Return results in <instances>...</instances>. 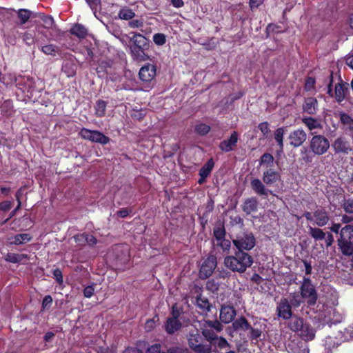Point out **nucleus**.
Instances as JSON below:
<instances>
[{
	"instance_id": "43",
	"label": "nucleus",
	"mask_w": 353,
	"mask_h": 353,
	"mask_svg": "<svg viewBox=\"0 0 353 353\" xmlns=\"http://www.w3.org/2000/svg\"><path fill=\"white\" fill-rule=\"evenodd\" d=\"M202 335L205 339L212 345L213 342L217 339V334L212 330L209 329L207 325H205V327L202 330Z\"/></svg>"
},
{
	"instance_id": "37",
	"label": "nucleus",
	"mask_w": 353,
	"mask_h": 353,
	"mask_svg": "<svg viewBox=\"0 0 353 353\" xmlns=\"http://www.w3.org/2000/svg\"><path fill=\"white\" fill-rule=\"evenodd\" d=\"M309 234L315 241H322L325 238L326 233L319 228L308 227Z\"/></svg>"
},
{
	"instance_id": "8",
	"label": "nucleus",
	"mask_w": 353,
	"mask_h": 353,
	"mask_svg": "<svg viewBox=\"0 0 353 353\" xmlns=\"http://www.w3.org/2000/svg\"><path fill=\"white\" fill-rule=\"evenodd\" d=\"M81 137L85 140H89L93 143L105 145L108 143L110 139L105 136L103 133L98 130H91L85 128H83L80 132Z\"/></svg>"
},
{
	"instance_id": "2",
	"label": "nucleus",
	"mask_w": 353,
	"mask_h": 353,
	"mask_svg": "<svg viewBox=\"0 0 353 353\" xmlns=\"http://www.w3.org/2000/svg\"><path fill=\"white\" fill-rule=\"evenodd\" d=\"M132 43L130 46L131 56L137 61H144L149 59L145 52L149 48L148 39L139 33H135L130 40Z\"/></svg>"
},
{
	"instance_id": "9",
	"label": "nucleus",
	"mask_w": 353,
	"mask_h": 353,
	"mask_svg": "<svg viewBox=\"0 0 353 353\" xmlns=\"http://www.w3.org/2000/svg\"><path fill=\"white\" fill-rule=\"evenodd\" d=\"M331 147L336 154H348L352 150L350 141L344 136H340L334 139Z\"/></svg>"
},
{
	"instance_id": "48",
	"label": "nucleus",
	"mask_w": 353,
	"mask_h": 353,
	"mask_svg": "<svg viewBox=\"0 0 353 353\" xmlns=\"http://www.w3.org/2000/svg\"><path fill=\"white\" fill-rule=\"evenodd\" d=\"M274 159V157L271 154L265 152L261 155L259 164L261 165H265L267 168H272L273 166Z\"/></svg>"
},
{
	"instance_id": "1",
	"label": "nucleus",
	"mask_w": 353,
	"mask_h": 353,
	"mask_svg": "<svg viewBox=\"0 0 353 353\" xmlns=\"http://www.w3.org/2000/svg\"><path fill=\"white\" fill-rule=\"evenodd\" d=\"M253 257L249 253L236 250L234 255H228L224 258L223 264L230 271L242 274L253 264Z\"/></svg>"
},
{
	"instance_id": "49",
	"label": "nucleus",
	"mask_w": 353,
	"mask_h": 353,
	"mask_svg": "<svg viewBox=\"0 0 353 353\" xmlns=\"http://www.w3.org/2000/svg\"><path fill=\"white\" fill-rule=\"evenodd\" d=\"M213 245L214 247L220 248L223 252H228L231 248V242L225 238L223 240L217 241L216 244L213 243Z\"/></svg>"
},
{
	"instance_id": "26",
	"label": "nucleus",
	"mask_w": 353,
	"mask_h": 353,
	"mask_svg": "<svg viewBox=\"0 0 353 353\" xmlns=\"http://www.w3.org/2000/svg\"><path fill=\"white\" fill-rule=\"evenodd\" d=\"M232 328L234 331L243 330L244 332L251 328V325L245 316H240L232 321Z\"/></svg>"
},
{
	"instance_id": "28",
	"label": "nucleus",
	"mask_w": 353,
	"mask_h": 353,
	"mask_svg": "<svg viewBox=\"0 0 353 353\" xmlns=\"http://www.w3.org/2000/svg\"><path fill=\"white\" fill-rule=\"evenodd\" d=\"M203 340L202 336L198 330H192L190 332L188 337V343L190 349L194 345L201 343Z\"/></svg>"
},
{
	"instance_id": "10",
	"label": "nucleus",
	"mask_w": 353,
	"mask_h": 353,
	"mask_svg": "<svg viewBox=\"0 0 353 353\" xmlns=\"http://www.w3.org/2000/svg\"><path fill=\"white\" fill-rule=\"evenodd\" d=\"M330 304H334V302L331 303L327 297L320 296L314 305H307V307L314 313L317 314L320 319H322L325 317V312L329 308Z\"/></svg>"
},
{
	"instance_id": "22",
	"label": "nucleus",
	"mask_w": 353,
	"mask_h": 353,
	"mask_svg": "<svg viewBox=\"0 0 353 353\" xmlns=\"http://www.w3.org/2000/svg\"><path fill=\"white\" fill-rule=\"evenodd\" d=\"M302 110L304 112L314 115L318 110V101L314 97L305 98L302 105Z\"/></svg>"
},
{
	"instance_id": "45",
	"label": "nucleus",
	"mask_w": 353,
	"mask_h": 353,
	"mask_svg": "<svg viewBox=\"0 0 353 353\" xmlns=\"http://www.w3.org/2000/svg\"><path fill=\"white\" fill-rule=\"evenodd\" d=\"M250 332L248 334V336L252 341H255L257 343L259 340H261V337L262 336V329L259 327H253L251 326L250 328Z\"/></svg>"
},
{
	"instance_id": "57",
	"label": "nucleus",
	"mask_w": 353,
	"mask_h": 353,
	"mask_svg": "<svg viewBox=\"0 0 353 353\" xmlns=\"http://www.w3.org/2000/svg\"><path fill=\"white\" fill-rule=\"evenodd\" d=\"M39 17L43 22L44 27L46 28H50L52 26L54 23V19L52 17L47 16L43 14H39Z\"/></svg>"
},
{
	"instance_id": "62",
	"label": "nucleus",
	"mask_w": 353,
	"mask_h": 353,
	"mask_svg": "<svg viewBox=\"0 0 353 353\" xmlns=\"http://www.w3.org/2000/svg\"><path fill=\"white\" fill-rule=\"evenodd\" d=\"M352 119H353L347 113L342 112L340 114V121L345 125H348V124L352 122Z\"/></svg>"
},
{
	"instance_id": "54",
	"label": "nucleus",
	"mask_w": 353,
	"mask_h": 353,
	"mask_svg": "<svg viewBox=\"0 0 353 353\" xmlns=\"http://www.w3.org/2000/svg\"><path fill=\"white\" fill-rule=\"evenodd\" d=\"M215 277L217 279H228L231 276V272L226 269H219L218 268L215 273Z\"/></svg>"
},
{
	"instance_id": "40",
	"label": "nucleus",
	"mask_w": 353,
	"mask_h": 353,
	"mask_svg": "<svg viewBox=\"0 0 353 353\" xmlns=\"http://www.w3.org/2000/svg\"><path fill=\"white\" fill-rule=\"evenodd\" d=\"M32 239V236L30 234L22 233L14 235L12 237V241L11 244L14 245H21L23 243L30 241Z\"/></svg>"
},
{
	"instance_id": "36",
	"label": "nucleus",
	"mask_w": 353,
	"mask_h": 353,
	"mask_svg": "<svg viewBox=\"0 0 353 353\" xmlns=\"http://www.w3.org/2000/svg\"><path fill=\"white\" fill-rule=\"evenodd\" d=\"M41 51L46 55L52 57L60 54L61 49L59 46L54 44H47L41 46Z\"/></svg>"
},
{
	"instance_id": "24",
	"label": "nucleus",
	"mask_w": 353,
	"mask_h": 353,
	"mask_svg": "<svg viewBox=\"0 0 353 353\" xmlns=\"http://www.w3.org/2000/svg\"><path fill=\"white\" fill-rule=\"evenodd\" d=\"M182 327V323L179 319H173L168 318L165 324L164 328L168 334H173L177 331L180 330Z\"/></svg>"
},
{
	"instance_id": "38",
	"label": "nucleus",
	"mask_w": 353,
	"mask_h": 353,
	"mask_svg": "<svg viewBox=\"0 0 353 353\" xmlns=\"http://www.w3.org/2000/svg\"><path fill=\"white\" fill-rule=\"evenodd\" d=\"M303 323L304 320L303 318L296 316H292L289 322L288 327L292 331L298 332L301 329V327H303Z\"/></svg>"
},
{
	"instance_id": "64",
	"label": "nucleus",
	"mask_w": 353,
	"mask_h": 353,
	"mask_svg": "<svg viewBox=\"0 0 353 353\" xmlns=\"http://www.w3.org/2000/svg\"><path fill=\"white\" fill-rule=\"evenodd\" d=\"M85 239L86 241V244H88L90 247L94 246L98 242V241L95 236H94L92 234H90L88 233H86V237Z\"/></svg>"
},
{
	"instance_id": "27",
	"label": "nucleus",
	"mask_w": 353,
	"mask_h": 353,
	"mask_svg": "<svg viewBox=\"0 0 353 353\" xmlns=\"http://www.w3.org/2000/svg\"><path fill=\"white\" fill-rule=\"evenodd\" d=\"M196 305L203 312H208L211 310V304L208 298L199 294L196 297Z\"/></svg>"
},
{
	"instance_id": "5",
	"label": "nucleus",
	"mask_w": 353,
	"mask_h": 353,
	"mask_svg": "<svg viewBox=\"0 0 353 353\" xmlns=\"http://www.w3.org/2000/svg\"><path fill=\"white\" fill-rule=\"evenodd\" d=\"M330 147L329 140L322 134L312 136L310 141L309 148L314 154L321 156L325 154Z\"/></svg>"
},
{
	"instance_id": "53",
	"label": "nucleus",
	"mask_w": 353,
	"mask_h": 353,
	"mask_svg": "<svg viewBox=\"0 0 353 353\" xmlns=\"http://www.w3.org/2000/svg\"><path fill=\"white\" fill-rule=\"evenodd\" d=\"M212 345H214L216 347L219 349H224L226 347H230V344L228 342V341L222 336H217V339L213 342Z\"/></svg>"
},
{
	"instance_id": "46",
	"label": "nucleus",
	"mask_w": 353,
	"mask_h": 353,
	"mask_svg": "<svg viewBox=\"0 0 353 353\" xmlns=\"http://www.w3.org/2000/svg\"><path fill=\"white\" fill-rule=\"evenodd\" d=\"M301 159L305 163H310L313 161V159L316 154L312 153L310 149L303 148L301 151Z\"/></svg>"
},
{
	"instance_id": "11",
	"label": "nucleus",
	"mask_w": 353,
	"mask_h": 353,
	"mask_svg": "<svg viewBox=\"0 0 353 353\" xmlns=\"http://www.w3.org/2000/svg\"><path fill=\"white\" fill-rule=\"evenodd\" d=\"M289 300L286 298H281L277 303L276 313L279 318L288 320L292 317L293 312Z\"/></svg>"
},
{
	"instance_id": "52",
	"label": "nucleus",
	"mask_w": 353,
	"mask_h": 353,
	"mask_svg": "<svg viewBox=\"0 0 353 353\" xmlns=\"http://www.w3.org/2000/svg\"><path fill=\"white\" fill-rule=\"evenodd\" d=\"M183 314V309L182 307H179L177 303H174L172 306L171 315L170 319H179L181 317V315Z\"/></svg>"
},
{
	"instance_id": "17",
	"label": "nucleus",
	"mask_w": 353,
	"mask_h": 353,
	"mask_svg": "<svg viewBox=\"0 0 353 353\" xmlns=\"http://www.w3.org/2000/svg\"><path fill=\"white\" fill-rule=\"evenodd\" d=\"M139 78L142 81L151 82L156 76V67L152 64H147L143 66L139 70Z\"/></svg>"
},
{
	"instance_id": "41",
	"label": "nucleus",
	"mask_w": 353,
	"mask_h": 353,
	"mask_svg": "<svg viewBox=\"0 0 353 353\" xmlns=\"http://www.w3.org/2000/svg\"><path fill=\"white\" fill-rule=\"evenodd\" d=\"M226 230L223 223L216 225L213 229V236L216 241L225 238Z\"/></svg>"
},
{
	"instance_id": "58",
	"label": "nucleus",
	"mask_w": 353,
	"mask_h": 353,
	"mask_svg": "<svg viewBox=\"0 0 353 353\" xmlns=\"http://www.w3.org/2000/svg\"><path fill=\"white\" fill-rule=\"evenodd\" d=\"M342 206L346 213L353 214V199H345Z\"/></svg>"
},
{
	"instance_id": "3",
	"label": "nucleus",
	"mask_w": 353,
	"mask_h": 353,
	"mask_svg": "<svg viewBox=\"0 0 353 353\" xmlns=\"http://www.w3.org/2000/svg\"><path fill=\"white\" fill-rule=\"evenodd\" d=\"M339 249L344 256H350L353 253V225H346L340 231L337 239Z\"/></svg>"
},
{
	"instance_id": "29",
	"label": "nucleus",
	"mask_w": 353,
	"mask_h": 353,
	"mask_svg": "<svg viewBox=\"0 0 353 353\" xmlns=\"http://www.w3.org/2000/svg\"><path fill=\"white\" fill-rule=\"evenodd\" d=\"M19 85L23 84L24 90L27 92L32 94L35 88V82L32 77L30 76H24L20 79V81L18 83Z\"/></svg>"
},
{
	"instance_id": "55",
	"label": "nucleus",
	"mask_w": 353,
	"mask_h": 353,
	"mask_svg": "<svg viewBox=\"0 0 353 353\" xmlns=\"http://www.w3.org/2000/svg\"><path fill=\"white\" fill-rule=\"evenodd\" d=\"M205 325L210 329H214L216 332H221L223 330L222 324L217 320L210 321L208 320L205 321Z\"/></svg>"
},
{
	"instance_id": "13",
	"label": "nucleus",
	"mask_w": 353,
	"mask_h": 353,
	"mask_svg": "<svg viewBox=\"0 0 353 353\" xmlns=\"http://www.w3.org/2000/svg\"><path fill=\"white\" fill-rule=\"evenodd\" d=\"M288 139L290 145L294 148H298L302 145L306 141L307 134L302 128H299L290 132Z\"/></svg>"
},
{
	"instance_id": "19",
	"label": "nucleus",
	"mask_w": 353,
	"mask_h": 353,
	"mask_svg": "<svg viewBox=\"0 0 353 353\" xmlns=\"http://www.w3.org/2000/svg\"><path fill=\"white\" fill-rule=\"evenodd\" d=\"M280 173L272 168H269L265 170L262 175V180L268 186L273 185L276 182L280 181Z\"/></svg>"
},
{
	"instance_id": "59",
	"label": "nucleus",
	"mask_w": 353,
	"mask_h": 353,
	"mask_svg": "<svg viewBox=\"0 0 353 353\" xmlns=\"http://www.w3.org/2000/svg\"><path fill=\"white\" fill-rule=\"evenodd\" d=\"M258 128L262 132L263 137H268V135L270 132L268 122L264 121L259 123L258 125Z\"/></svg>"
},
{
	"instance_id": "33",
	"label": "nucleus",
	"mask_w": 353,
	"mask_h": 353,
	"mask_svg": "<svg viewBox=\"0 0 353 353\" xmlns=\"http://www.w3.org/2000/svg\"><path fill=\"white\" fill-rule=\"evenodd\" d=\"M17 17L20 20L19 24L24 25L31 17H35L32 11L25 8L19 9Z\"/></svg>"
},
{
	"instance_id": "44",
	"label": "nucleus",
	"mask_w": 353,
	"mask_h": 353,
	"mask_svg": "<svg viewBox=\"0 0 353 353\" xmlns=\"http://www.w3.org/2000/svg\"><path fill=\"white\" fill-rule=\"evenodd\" d=\"M221 283L218 281V279L214 277L209 279L206 283V290L212 292L217 293L219 290Z\"/></svg>"
},
{
	"instance_id": "21",
	"label": "nucleus",
	"mask_w": 353,
	"mask_h": 353,
	"mask_svg": "<svg viewBox=\"0 0 353 353\" xmlns=\"http://www.w3.org/2000/svg\"><path fill=\"white\" fill-rule=\"evenodd\" d=\"M289 353H309L308 345L305 341H291L287 346Z\"/></svg>"
},
{
	"instance_id": "61",
	"label": "nucleus",
	"mask_w": 353,
	"mask_h": 353,
	"mask_svg": "<svg viewBox=\"0 0 353 353\" xmlns=\"http://www.w3.org/2000/svg\"><path fill=\"white\" fill-rule=\"evenodd\" d=\"M23 40L28 46H31L34 42L33 34L28 32L23 34Z\"/></svg>"
},
{
	"instance_id": "50",
	"label": "nucleus",
	"mask_w": 353,
	"mask_h": 353,
	"mask_svg": "<svg viewBox=\"0 0 353 353\" xmlns=\"http://www.w3.org/2000/svg\"><path fill=\"white\" fill-rule=\"evenodd\" d=\"M210 131V127L205 123H199L195 125L194 132L200 136H205Z\"/></svg>"
},
{
	"instance_id": "7",
	"label": "nucleus",
	"mask_w": 353,
	"mask_h": 353,
	"mask_svg": "<svg viewBox=\"0 0 353 353\" xmlns=\"http://www.w3.org/2000/svg\"><path fill=\"white\" fill-rule=\"evenodd\" d=\"M217 267V259L216 256L212 254L207 256L206 259L202 262L199 271V276L201 279L205 280L213 274L215 269Z\"/></svg>"
},
{
	"instance_id": "15",
	"label": "nucleus",
	"mask_w": 353,
	"mask_h": 353,
	"mask_svg": "<svg viewBox=\"0 0 353 353\" xmlns=\"http://www.w3.org/2000/svg\"><path fill=\"white\" fill-rule=\"evenodd\" d=\"M349 93V83L344 82L341 78L339 82L335 85L334 88V97L338 103H341L344 101L346 96Z\"/></svg>"
},
{
	"instance_id": "18",
	"label": "nucleus",
	"mask_w": 353,
	"mask_h": 353,
	"mask_svg": "<svg viewBox=\"0 0 353 353\" xmlns=\"http://www.w3.org/2000/svg\"><path fill=\"white\" fill-rule=\"evenodd\" d=\"M313 216L315 219V223L319 227H323L327 225L330 221V216L328 212L323 207L320 206L313 213Z\"/></svg>"
},
{
	"instance_id": "14",
	"label": "nucleus",
	"mask_w": 353,
	"mask_h": 353,
	"mask_svg": "<svg viewBox=\"0 0 353 353\" xmlns=\"http://www.w3.org/2000/svg\"><path fill=\"white\" fill-rule=\"evenodd\" d=\"M239 140V134L233 131L229 139L222 141L219 145V149L224 152H229L234 150Z\"/></svg>"
},
{
	"instance_id": "4",
	"label": "nucleus",
	"mask_w": 353,
	"mask_h": 353,
	"mask_svg": "<svg viewBox=\"0 0 353 353\" xmlns=\"http://www.w3.org/2000/svg\"><path fill=\"white\" fill-rule=\"evenodd\" d=\"M299 288L301 298L305 301L307 306L314 305L319 296L312 280L309 277H303Z\"/></svg>"
},
{
	"instance_id": "47",
	"label": "nucleus",
	"mask_w": 353,
	"mask_h": 353,
	"mask_svg": "<svg viewBox=\"0 0 353 353\" xmlns=\"http://www.w3.org/2000/svg\"><path fill=\"white\" fill-rule=\"evenodd\" d=\"M118 15L121 19L130 20L135 16V13L132 9L124 7L119 10Z\"/></svg>"
},
{
	"instance_id": "31",
	"label": "nucleus",
	"mask_w": 353,
	"mask_h": 353,
	"mask_svg": "<svg viewBox=\"0 0 353 353\" xmlns=\"http://www.w3.org/2000/svg\"><path fill=\"white\" fill-rule=\"evenodd\" d=\"M61 71L68 77H73L76 74L77 65L71 61H66L62 65Z\"/></svg>"
},
{
	"instance_id": "39",
	"label": "nucleus",
	"mask_w": 353,
	"mask_h": 353,
	"mask_svg": "<svg viewBox=\"0 0 353 353\" xmlns=\"http://www.w3.org/2000/svg\"><path fill=\"white\" fill-rule=\"evenodd\" d=\"M214 166V161L210 158L199 170V174H203L204 177H208L212 171Z\"/></svg>"
},
{
	"instance_id": "60",
	"label": "nucleus",
	"mask_w": 353,
	"mask_h": 353,
	"mask_svg": "<svg viewBox=\"0 0 353 353\" xmlns=\"http://www.w3.org/2000/svg\"><path fill=\"white\" fill-rule=\"evenodd\" d=\"M86 233L78 234L74 236V241L80 246H83L86 244L85 241Z\"/></svg>"
},
{
	"instance_id": "23",
	"label": "nucleus",
	"mask_w": 353,
	"mask_h": 353,
	"mask_svg": "<svg viewBox=\"0 0 353 353\" xmlns=\"http://www.w3.org/2000/svg\"><path fill=\"white\" fill-rule=\"evenodd\" d=\"M259 203L257 199L252 196L245 200L242 205V210L248 215L255 212L258 210Z\"/></svg>"
},
{
	"instance_id": "56",
	"label": "nucleus",
	"mask_w": 353,
	"mask_h": 353,
	"mask_svg": "<svg viewBox=\"0 0 353 353\" xmlns=\"http://www.w3.org/2000/svg\"><path fill=\"white\" fill-rule=\"evenodd\" d=\"M153 41L157 46H163L166 43V37L163 33H156L153 36Z\"/></svg>"
},
{
	"instance_id": "42",
	"label": "nucleus",
	"mask_w": 353,
	"mask_h": 353,
	"mask_svg": "<svg viewBox=\"0 0 353 353\" xmlns=\"http://www.w3.org/2000/svg\"><path fill=\"white\" fill-rule=\"evenodd\" d=\"M194 353H212V352H216L217 351L212 350V345L211 344H202L199 343L194 345L191 349Z\"/></svg>"
},
{
	"instance_id": "32",
	"label": "nucleus",
	"mask_w": 353,
	"mask_h": 353,
	"mask_svg": "<svg viewBox=\"0 0 353 353\" xmlns=\"http://www.w3.org/2000/svg\"><path fill=\"white\" fill-rule=\"evenodd\" d=\"M107 102L98 99L94 105V114L97 117H103L105 115Z\"/></svg>"
},
{
	"instance_id": "6",
	"label": "nucleus",
	"mask_w": 353,
	"mask_h": 353,
	"mask_svg": "<svg viewBox=\"0 0 353 353\" xmlns=\"http://www.w3.org/2000/svg\"><path fill=\"white\" fill-rule=\"evenodd\" d=\"M237 250L250 251L256 245V239L252 232H245L232 240Z\"/></svg>"
},
{
	"instance_id": "51",
	"label": "nucleus",
	"mask_w": 353,
	"mask_h": 353,
	"mask_svg": "<svg viewBox=\"0 0 353 353\" xmlns=\"http://www.w3.org/2000/svg\"><path fill=\"white\" fill-rule=\"evenodd\" d=\"M301 296H300L296 293H293L290 295V299L289 300L290 304L291 305L292 307L297 308L299 307L303 301L301 300Z\"/></svg>"
},
{
	"instance_id": "35",
	"label": "nucleus",
	"mask_w": 353,
	"mask_h": 353,
	"mask_svg": "<svg viewBox=\"0 0 353 353\" xmlns=\"http://www.w3.org/2000/svg\"><path fill=\"white\" fill-rule=\"evenodd\" d=\"M29 256L26 254L8 253L5 256V260L12 263H17L23 261L24 259H28Z\"/></svg>"
},
{
	"instance_id": "16",
	"label": "nucleus",
	"mask_w": 353,
	"mask_h": 353,
	"mask_svg": "<svg viewBox=\"0 0 353 353\" xmlns=\"http://www.w3.org/2000/svg\"><path fill=\"white\" fill-rule=\"evenodd\" d=\"M236 311L233 306L231 305H222L220 310L219 319L220 321L228 324L234 321Z\"/></svg>"
},
{
	"instance_id": "25",
	"label": "nucleus",
	"mask_w": 353,
	"mask_h": 353,
	"mask_svg": "<svg viewBox=\"0 0 353 353\" xmlns=\"http://www.w3.org/2000/svg\"><path fill=\"white\" fill-rule=\"evenodd\" d=\"M298 333L305 341H311L315 336V331L313 327L309 323L305 322Z\"/></svg>"
},
{
	"instance_id": "20",
	"label": "nucleus",
	"mask_w": 353,
	"mask_h": 353,
	"mask_svg": "<svg viewBox=\"0 0 353 353\" xmlns=\"http://www.w3.org/2000/svg\"><path fill=\"white\" fill-rule=\"evenodd\" d=\"M186 349L180 346H172L169 347L166 352L161 350V346L159 343H155L149 346L145 353H185Z\"/></svg>"
},
{
	"instance_id": "30",
	"label": "nucleus",
	"mask_w": 353,
	"mask_h": 353,
	"mask_svg": "<svg viewBox=\"0 0 353 353\" xmlns=\"http://www.w3.org/2000/svg\"><path fill=\"white\" fill-rule=\"evenodd\" d=\"M70 32L81 39H85L88 35L87 28L83 25L79 23L74 24L70 30Z\"/></svg>"
},
{
	"instance_id": "63",
	"label": "nucleus",
	"mask_w": 353,
	"mask_h": 353,
	"mask_svg": "<svg viewBox=\"0 0 353 353\" xmlns=\"http://www.w3.org/2000/svg\"><path fill=\"white\" fill-rule=\"evenodd\" d=\"M53 276L54 279H56V281L59 284L63 283V274L62 272L59 268H56L52 272Z\"/></svg>"
},
{
	"instance_id": "12",
	"label": "nucleus",
	"mask_w": 353,
	"mask_h": 353,
	"mask_svg": "<svg viewBox=\"0 0 353 353\" xmlns=\"http://www.w3.org/2000/svg\"><path fill=\"white\" fill-rule=\"evenodd\" d=\"M250 187L253 192L258 196L268 197L270 194L274 195L273 192L265 187L263 181L258 178H254L250 181Z\"/></svg>"
},
{
	"instance_id": "34",
	"label": "nucleus",
	"mask_w": 353,
	"mask_h": 353,
	"mask_svg": "<svg viewBox=\"0 0 353 353\" xmlns=\"http://www.w3.org/2000/svg\"><path fill=\"white\" fill-rule=\"evenodd\" d=\"M302 122L310 130L322 128L321 123L316 119L312 117H303Z\"/></svg>"
}]
</instances>
